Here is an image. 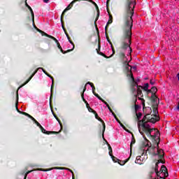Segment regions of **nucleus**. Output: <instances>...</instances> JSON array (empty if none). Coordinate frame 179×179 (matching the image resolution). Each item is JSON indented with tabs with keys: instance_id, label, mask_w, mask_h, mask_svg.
I'll use <instances>...</instances> for the list:
<instances>
[{
	"instance_id": "46",
	"label": "nucleus",
	"mask_w": 179,
	"mask_h": 179,
	"mask_svg": "<svg viewBox=\"0 0 179 179\" xmlns=\"http://www.w3.org/2000/svg\"><path fill=\"white\" fill-rule=\"evenodd\" d=\"M108 2H110V0H107V2H106L107 5H108Z\"/></svg>"
},
{
	"instance_id": "48",
	"label": "nucleus",
	"mask_w": 179,
	"mask_h": 179,
	"mask_svg": "<svg viewBox=\"0 0 179 179\" xmlns=\"http://www.w3.org/2000/svg\"><path fill=\"white\" fill-rule=\"evenodd\" d=\"M51 97H52V96H50V103H51Z\"/></svg>"
},
{
	"instance_id": "8",
	"label": "nucleus",
	"mask_w": 179,
	"mask_h": 179,
	"mask_svg": "<svg viewBox=\"0 0 179 179\" xmlns=\"http://www.w3.org/2000/svg\"><path fill=\"white\" fill-rule=\"evenodd\" d=\"M151 99L152 100V106L154 107H157L159 106V98L155 94L151 95Z\"/></svg>"
},
{
	"instance_id": "26",
	"label": "nucleus",
	"mask_w": 179,
	"mask_h": 179,
	"mask_svg": "<svg viewBox=\"0 0 179 179\" xmlns=\"http://www.w3.org/2000/svg\"><path fill=\"white\" fill-rule=\"evenodd\" d=\"M33 25H34V29H36V30L38 31H39L40 33H42V36H44V31L40 30L38 28H37V27H36V25L34 24V20H33Z\"/></svg>"
},
{
	"instance_id": "31",
	"label": "nucleus",
	"mask_w": 179,
	"mask_h": 179,
	"mask_svg": "<svg viewBox=\"0 0 179 179\" xmlns=\"http://www.w3.org/2000/svg\"><path fill=\"white\" fill-rule=\"evenodd\" d=\"M144 90L145 92H149V83H145L144 85Z\"/></svg>"
},
{
	"instance_id": "13",
	"label": "nucleus",
	"mask_w": 179,
	"mask_h": 179,
	"mask_svg": "<svg viewBox=\"0 0 179 179\" xmlns=\"http://www.w3.org/2000/svg\"><path fill=\"white\" fill-rule=\"evenodd\" d=\"M95 96L97 97V99H99V100H100L101 101H102L103 103H104L108 108L109 111H110V113H113V110H111V108H110V106L108 105V103H107V102H106V101H104L103 99H102L100 96H99V94H95Z\"/></svg>"
},
{
	"instance_id": "1",
	"label": "nucleus",
	"mask_w": 179,
	"mask_h": 179,
	"mask_svg": "<svg viewBox=\"0 0 179 179\" xmlns=\"http://www.w3.org/2000/svg\"><path fill=\"white\" fill-rule=\"evenodd\" d=\"M132 16H134V10H126V29L123 35L122 40V48L120 52V58L123 61L124 68L127 71V76L130 78L131 84V90L133 94H134V100L136 103L137 99L139 96H142V91L139 89L138 86V82H140L139 78L135 80L134 76L132 75V67L129 66V59L131 58V52H132V49L131 48V40L132 38Z\"/></svg>"
},
{
	"instance_id": "10",
	"label": "nucleus",
	"mask_w": 179,
	"mask_h": 179,
	"mask_svg": "<svg viewBox=\"0 0 179 179\" xmlns=\"http://www.w3.org/2000/svg\"><path fill=\"white\" fill-rule=\"evenodd\" d=\"M108 146V150H109V156H110L113 162H117L115 161V157H114V155H113V148H111V145H110V144H108V142H107L106 140H105Z\"/></svg>"
},
{
	"instance_id": "50",
	"label": "nucleus",
	"mask_w": 179,
	"mask_h": 179,
	"mask_svg": "<svg viewBox=\"0 0 179 179\" xmlns=\"http://www.w3.org/2000/svg\"><path fill=\"white\" fill-rule=\"evenodd\" d=\"M98 47H99V48H100V43H99Z\"/></svg>"
},
{
	"instance_id": "22",
	"label": "nucleus",
	"mask_w": 179,
	"mask_h": 179,
	"mask_svg": "<svg viewBox=\"0 0 179 179\" xmlns=\"http://www.w3.org/2000/svg\"><path fill=\"white\" fill-rule=\"evenodd\" d=\"M34 75H36L34 73L29 78V79L25 82V83H24L22 85V86H24L25 85H27V83H29L30 82V80H31V79L33 78V76H34Z\"/></svg>"
},
{
	"instance_id": "51",
	"label": "nucleus",
	"mask_w": 179,
	"mask_h": 179,
	"mask_svg": "<svg viewBox=\"0 0 179 179\" xmlns=\"http://www.w3.org/2000/svg\"><path fill=\"white\" fill-rule=\"evenodd\" d=\"M20 87H23V85H21L20 87H19V89H20Z\"/></svg>"
},
{
	"instance_id": "27",
	"label": "nucleus",
	"mask_w": 179,
	"mask_h": 179,
	"mask_svg": "<svg viewBox=\"0 0 179 179\" xmlns=\"http://www.w3.org/2000/svg\"><path fill=\"white\" fill-rule=\"evenodd\" d=\"M57 44V47L60 50L61 52H62V54H66V52L64 51V50H62V47H61V45L59 44V43H58Z\"/></svg>"
},
{
	"instance_id": "43",
	"label": "nucleus",
	"mask_w": 179,
	"mask_h": 179,
	"mask_svg": "<svg viewBox=\"0 0 179 179\" xmlns=\"http://www.w3.org/2000/svg\"><path fill=\"white\" fill-rule=\"evenodd\" d=\"M129 66L130 68H131V69H136V66H133V67H132V66H129Z\"/></svg>"
},
{
	"instance_id": "47",
	"label": "nucleus",
	"mask_w": 179,
	"mask_h": 179,
	"mask_svg": "<svg viewBox=\"0 0 179 179\" xmlns=\"http://www.w3.org/2000/svg\"><path fill=\"white\" fill-rule=\"evenodd\" d=\"M52 86H53V85H52V86H51V92H52Z\"/></svg>"
},
{
	"instance_id": "7",
	"label": "nucleus",
	"mask_w": 179,
	"mask_h": 179,
	"mask_svg": "<svg viewBox=\"0 0 179 179\" xmlns=\"http://www.w3.org/2000/svg\"><path fill=\"white\" fill-rule=\"evenodd\" d=\"M39 170H40V171H51V170H67V171H70V173H72V174H73V172L72 171V170H71L69 168L55 167V168H50L48 169H41Z\"/></svg>"
},
{
	"instance_id": "34",
	"label": "nucleus",
	"mask_w": 179,
	"mask_h": 179,
	"mask_svg": "<svg viewBox=\"0 0 179 179\" xmlns=\"http://www.w3.org/2000/svg\"><path fill=\"white\" fill-rule=\"evenodd\" d=\"M139 108H141V106L139 105H135V110L136 111H138V110H139Z\"/></svg>"
},
{
	"instance_id": "2",
	"label": "nucleus",
	"mask_w": 179,
	"mask_h": 179,
	"mask_svg": "<svg viewBox=\"0 0 179 179\" xmlns=\"http://www.w3.org/2000/svg\"><path fill=\"white\" fill-rule=\"evenodd\" d=\"M153 156L158 159L157 162L155 164V172H152L150 175V179H163L167 178L169 177V172L167 171V168L164 165L161 166V169L159 171V164L160 163L163 164V157L164 156V152L163 150L154 152Z\"/></svg>"
},
{
	"instance_id": "11",
	"label": "nucleus",
	"mask_w": 179,
	"mask_h": 179,
	"mask_svg": "<svg viewBox=\"0 0 179 179\" xmlns=\"http://www.w3.org/2000/svg\"><path fill=\"white\" fill-rule=\"evenodd\" d=\"M67 38L70 43V46H69V48H71L68 50L67 51H66V52H71V51H73V50L75 48V45L73 44V42H72V41H71V39L69 38V35L66 34Z\"/></svg>"
},
{
	"instance_id": "3",
	"label": "nucleus",
	"mask_w": 179,
	"mask_h": 179,
	"mask_svg": "<svg viewBox=\"0 0 179 179\" xmlns=\"http://www.w3.org/2000/svg\"><path fill=\"white\" fill-rule=\"evenodd\" d=\"M141 131L145 132L148 136H151L155 139V144L154 146L148 147V150H150L152 155H155V152H160V150H163L162 149H159V142H160V132L157 129H153L150 127V124L148 123H143L141 125ZM142 132L141 134H142Z\"/></svg>"
},
{
	"instance_id": "32",
	"label": "nucleus",
	"mask_w": 179,
	"mask_h": 179,
	"mask_svg": "<svg viewBox=\"0 0 179 179\" xmlns=\"http://www.w3.org/2000/svg\"><path fill=\"white\" fill-rule=\"evenodd\" d=\"M134 143H135V138H134V136H132L131 142V144H130L131 150L132 149V145H133Z\"/></svg>"
},
{
	"instance_id": "28",
	"label": "nucleus",
	"mask_w": 179,
	"mask_h": 179,
	"mask_svg": "<svg viewBox=\"0 0 179 179\" xmlns=\"http://www.w3.org/2000/svg\"><path fill=\"white\" fill-rule=\"evenodd\" d=\"M111 23H113V15H109V20L107 22V26H108V24H111Z\"/></svg>"
},
{
	"instance_id": "39",
	"label": "nucleus",
	"mask_w": 179,
	"mask_h": 179,
	"mask_svg": "<svg viewBox=\"0 0 179 179\" xmlns=\"http://www.w3.org/2000/svg\"><path fill=\"white\" fill-rule=\"evenodd\" d=\"M107 27H108V25H107V24H106V26L105 27L106 34H107Z\"/></svg>"
},
{
	"instance_id": "33",
	"label": "nucleus",
	"mask_w": 179,
	"mask_h": 179,
	"mask_svg": "<svg viewBox=\"0 0 179 179\" xmlns=\"http://www.w3.org/2000/svg\"><path fill=\"white\" fill-rule=\"evenodd\" d=\"M29 10L32 16V20H34V13L33 12V9L31 8V7L29 8Z\"/></svg>"
},
{
	"instance_id": "23",
	"label": "nucleus",
	"mask_w": 179,
	"mask_h": 179,
	"mask_svg": "<svg viewBox=\"0 0 179 179\" xmlns=\"http://www.w3.org/2000/svg\"><path fill=\"white\" fill-rule=\"evenodd\" d=\"M34 75H36L34 73L29 78V79L25 82V83H24L22 85V86H24L25 85H27V83H29L30 82V80H31V79L33 78V76H34Z\"/></svg>"
},
{
	"instance_id": "20",
	"label": "nucleus",
	"mask_w": 179,
	"mask_h": 179,
	"mask_svg": "<svg viewBox=\"0 0 179 179\" xmlns=\"http://www.w3.org/2000/svg\"><path fill=\"white\" fill-rule=\"evenodd\" d=\"M141 156H137L135 163H136L137 164H142V159H141Z\"/></svg>"
},
{
	"instance_id": "24",
	"label": "nucleus",
	"mask_w": 179,
	"mask_h": 179,
	"mask_svg": "<svg viewBox=\"0 0 179 179\" xmlns=\"http://www.w3.org/2000/svg\"><path fill=\"white\" fill-rule=\"evenodd\" d=\"M147 114L145 115L147 117H149L150 113H152V108L150 107H148L146 108Z\"/></svg>"
},
{
	"instance_id": "9",
	"label": "nucleus",
	"mask_w": 179,
	"mask_h": 179,
	"mask_svg": "<svg viewBox=\"0 0 179 179\" xmlns=\"http://www.w3.org/2000/svg\"><path fill=\"white\" fill-rule=\"evenodd\" d=\"M39 69H41L43 71V72L44 73L46 74L47 76H48V78H50L52 80V85H54V78H52V76H51V75L48 74V73H47V71H45V70H44V69L41 68V67H39L34 72V73L36 75V73H37V72L39 71Z\"/></svg>"
},
{
	"instance_id": "12",
	"label": "nucleus",
	"mask_w": 179,
	"mask_h": 179,
	"mask_svg": "<svg viewBox=\"0 0 179 179\" xmlns=\"http://www.w3.org/2000/svg\"><path fill=\"white\" fill-rule=\"evenodd\" d=\"M39 128L43 134H47L48 135H50V134H59V132H61V130H59V131H48L47 130H45V129L43 127V126H41Z\"/></svg>"
},
{
	"instance_id": "37",
	"label": "nucleus",
	"mask_w": 179,
	"mask_h": 179,
	"mask_svg": "<svg viewBox=\"0 0 179 179\" xmlns=\"http://www.w3.org/2000/svg\"><path fill=\"white\" fill-rule=\"evenodd\" d=\"M98 54H99L100 55H102L103 57H106V55H104V54H103V52H99V51H97Z\"/></svg>"
},
{
	"instance_id": "16",
	"label": "nucleus",
	"mask_w": 179,
	"mask_h": 179,
	"mask_svg": "<svg viewBox=\"0 0 179 179\" xmlns=\"http://www.w3.org/2000/svg\"><path fill=\"white\" fill-rule=\"evenodd\" d=\"M43 34H44V36H45L46 37H48L49 38H52V40H54V41H55V43H56L57 44H58V43H59V42H58V40H57V39L55 38V37H54V36H51V35H49V34H48L45 33V32H43Z\"/></svg>"
},
{
	"instance_id": "21",
	"label": "nucleus",
	"mask_w": 179,
	"mask_h": 179,
	"mask_svg": "<svg viewBox=\"0 0 179 179\" xmlns=\"http://www.w3.org/2000/svg\"><path fill=\"white\" fill-rule=\"evenodd\" d=\"M102 124H103L102 136H103V141H106V138H104V132L106 131V123L103 122Z\"/></svg>"
},
{
	"instance_id": "54",
	"label": "nucleus",
	"mask_w": 179,
	"mask_h": 179,
	"mask_svg": "<svg viewBox=\"0 0 179 179\" xmlns=\"http://www.w3.org/2000/svg\"><path fill=\"white\" fill-rule=\"evenodd\" d=\"M147 145H148V146H149V143H148V144H147Z\"/></svg>"
},
{
	"instance_id": "41",
	"label": "nucleus",
	"mask_w": 179,
	"mask_h": 179,
	"mask_svg": "<svg viewBox=\"0 0 179 179\" xmlns=\"http://www.w3.org/2000/svg\"><path fill=\"white\" fill-rule=\"evenodd\" d=\"M107 40H108V43L111 45V47H113V44L111 43V41H110V39L108 38H107Z\"/></svg>"
},
{
	"instance_id": "53",
	"label": "nucleus",
	"mask_w": 179,
	"mask_h": 179,
	"mask_svg": "<svg viewBox=\"0 0 179 179\" xmlns=\"http://www.w3.org/2000/svg\"><path fill=\"white\" fill-rule=\"evenodd\" d=\"M17 111H18V113H22V112H20V110H17Z\"/></svg>"
},
{
	"instance_id": "19",
	"label": "nucleus",
	"mask_w": 179,
	"mask_h": 179,
	"mask_svg": "<svg viewBox=\"0 0 179 179\" xmlns=\"http://www.w3.org/2000/svg\"><path fill=\"white\" fill-rule=\"evenodd\" d=\"M52 114H53L55 118H56L57 121H58V122H59V125H60V127H61L60 131H62V123L61 122V120H59V119L58 118V117H57V115H55V114H54V112H52Z\"/></svg>"
},
{
	"instance_id": "29",
	"label": "nucleus",
	"mask_w": 179,
	"mask_h": 179,
	"mask_svg": "<svg viewBox=\"0 0 179 179\" xmlns=\"http://www.w3.org/2000/svg\"><path fill=\"white\" fill-rule=\"evenodd\" d=\"M31 172V171H29V172H27V173L26 172H22V175L24 176V179L27 178V175L30 174Z\"/></svg>"
},
{
	"instance_id": "4",
	"label": "nucleus",
	"mask_w": 179,
	"mask_h": 179,
	"mask_svg": "<svg viewBox=\"0 0 179 179\" xmlns=\"http://www.w3.org/2000/svg\"><path fill=\"white\" fill-rule=\"evenodd\" d=\"M136 116H137V120H138V131L140 132V134H142V125H143V124L146 123L148 124L150 122V117H148L147 115H145L143 118V120H141V118H142V113H136Z\"/></svg>"
},
{
	"instance_id": "44",
	"label": "nucleus",
	"mask_w": 179,
	"mask_h": 179,
	"mask_svg": "<svg viewBox=\"0 0 179 179\" xmlns=\"http://www.w3.org/2000/svg\"><path fill=\"white\" fill-rule=\"evenodd\" d=\"M176 110H179V103H178V106H177V107H176Z\"/></svg>"
},
{
	"instance_id": "38",
	"label": "nucleus",
	"mask_w": 179,
	"mask_h": 179,
	"mask_svg": "<svg viewBox=\"0 0 179 179\" xmlns=\"http://www.w3.org/2000/svg\"><path fill=\"white\" fill-rule=\"evenodd\" d=\"M17 101H19V94H18V91H17Z\"/></svg>"
},
{
	"instance_id": "30",
	"label": "nucleus",
	"mask_w": 179,
	"mask_h": 179,
	"mask_svg": "<svg viewBox=\"0 0 179 179\" xmlns=\"http://www.w3.org/2000/svg\"><path fill=\"white\" fill-rule=\"evenodd\" d=\"M24 115H27V117H29V118H30L31 120H32V121H36V119H34V117H33V116L29 115V113H24Z\"/></svg>"
},
{
	"instance_id": "55",
	"label": "nucleus",
	"mask_w": 179,
	"mask_h": 179,
	"mask_svg": "<svg viewBox=\"0 0 179 179\" xmlns=\"http://www.w3.org/2000/svg\"><path fill=\"white\" fill-rule=\"evenodd\" d=\"M16 108H17V106H16Z\"/></svg>"
},
{
	"instance_id": "17",
	"label": "nucleus",
	"mask_w": 179,
	"mask_h": 179,
	"mask_svg": "<svg viewBox=\"0 0 179 179\" xmlns=\"http://www.w3.org/2000/svg\"><path fill=\"white\" fill-rule=\"evenodd\" d=\"M87 85H91V87L92 89V93H93V94H94V96H96V94H98L96 92H94V90H96V88L94 87V85L92 83L87 82V84L85 85V86Z\"/></svg>"
},
{
	"instance_id": "36",
	"label": "nucleus",
	"mask_w": 179,
	"mask_h": 179,
	"mask_svg": "<svg viewBox=\"0 0 179 179\" xmlns=\"http://www.w3.org/2000/svg\"><path fill=\"white\" fill-rule=\"evenodd\" d=\"M36 125H37V127H38L39 128L41 127V124H40V123H38V122H36V123H35Z\"/></svg>"
},
{
	"instance_id": "52",
	"label": "nucleus",
	"mask_w": 179,
	"mask_h": 179,
	"mask_svg": "<svg viewBox=\"0 0 179 179\" xmlns=\"http://www.w3.org/2000/svg\"><path fill=\"white\" fill-rule=\"evenodd\" d=\"M34 122L36 124V122H37V120H35Z\"/></svg>"
},
{
	"instance_id": "14",
	"label": "nucleus",
	"mask_w": 179,
	"mask_h": 179,
	"mask_svg": "<svg viewBox=\"0 0 179 179\" xmlns=\"http://www.w3.org/2000/svg\"><path fill=\"white\" fill-rule=\"evenodd\" d=\"M115 163H117H117L119 164H120V166H124V164H125V163H127V162L129 160V157L124 161H121V160L118 159V158L115 157Z\"/></svg>"
},
{
	"instance_id": "15",
	"label": "nucleus",
	"mask_w": 179,
	"mask_h": 179,
	"mask_svg": "<svg viewBox=\"0 0 179 179\" xmlns=\"http://www.w3.org/2000/svg\"><path fill=\"white\" fill-rule=\"evenodd\" d=\"M113 115L114 117L115 118L117 122H118L119 124H120V127H122V128H123V129H124V131H128V130H127V127H125V126H124V124H122V123H121V122L120 121V120H118V118H117V116L115 115V114H114V113H113Z\"/></svg>"
},
{
	"instance_id": "42",
	"label": "nucleus",
	"mask_w": 179,
	"mask_h": 179,
	"mask_svg": "<svg viewBox=\"0 0 179 179\" xmlns=\"http://www.w3.org/2000/svg\"><path fill=\"white\" fill-rule=\"evenodd\" d=\"M110 51H113V54L110 56V57H113V56L114 55V54H115V52H114L113 50H111Z\"/></svg>"
},
{
	"instance_id": "40",
	"label": "nucleus",
	"mask_w": 179,
	"mask_h": 179,
	"mask_svg": "<svg viewBox=\"0 0 179 179\" xmlns=\"http://www.w3.org/2000/svg\"><path fill=\"white\" fill-rule=\"evenodd\" d=\"M43 2L45 3H48V2H50V0H43Z\"/></svg>"
},
{
	"instance_id": "25",
	"label": "nucleus",
	"mask_w": 179,
	"mask_h": 179,
	"mask_svg": "<svg viewBox=\"0 0 179 179\" xmlns=\"http://www.w3.org/2000/svg\"><path fill=\"white\" fill-rule=\"evenodd\" d=\"M33 25H34V29H36V30L38 31H39L40 33H42V36H44V31L40 30L38 28H37V27H36V25L34 24V20H33Z\"/></svg>"
},
{
	"instance_id": "18",
	"label": "nucleus",
	"mask_w": 179,
	"mask_h": 179,
	"mask_svg": "<svg viewBox=\"0 0 179 179\" xmlns=\"http://www.w3.org/2000/svg\"><path fill=\"white\" fill-rule=\"evenodd\" d=\"M156 92H157V88H156V87H152L151 90H148V93H151L152 94H156Z\"/></svg>"
},
{
	"instance_id": "6",
	"label": "nucleus",
	"mask_w": 179,
	"mask_h": 179,
	"mask_svg": "<svg viewBox=\"0 0 179 179\" xmlns=\"http://www.w3.org/2000/svg\"><path fill=\"white\" fill-rule=\"evenodd\" d=\"M153 113L155 114V115H154L155 117H151L150 119V122H151L152 124H155L157 122V121H159V118L157 117V106H155L154 109H153Z\"/></svg>"
},
{
	"instance_id": "5",
	"label": "nucleus",
	"mask_w": 179,
	"mask_h": 179,
	"mask_svg": "<svg viewBox=\"0 0 179 179\" xmlns=\"http://www.w3.org/2000/svg\"><path fill=\"white\" fill-rule=\"evenodd\" d=\"M85 92H86V86H85L83 92L81 94V97H82L84 103H85V104L87 106V108L88 109V111L90 113H93V114L95 115V118H96V120H98L99 121H101V122H104V121H103V120L99 117L96 110H93V108H90V106H89V103H87V101H86V99H85Z\"/></svg>"
},
{
	"instance_id": "35",
	"label": "nucleus",
	"mask_w": 179,
	"mask_h": 179,
	"mask_svg": "<svg viewBox=\"0 0 179 179\" xmlns=\"http://www.w3.org/2000/svg\"><path fill=\"white\" fill-rule=\"evenodd\" d=\"M150 85H152V86H153L155 83V80H150Z\"/></svg>"
},
{
	"instance_id": "49",
	"label": "nucleus",
	"mask_w": 179,
	"mask_h": 179,
	"mask_svg": "<svg viewBox=\"0 0 179 179\" xmlns=\"http://www.w3.org/2000/svg\"><path fill=\"white\" fill-rule=\"evenodd\" d=\"M27 8H28V9H30L31 7H30V6H29Z\"/></svg>"
},
{
	"instance_id": "45",
	"label": "nucleus",
	"mask_w": 179,
	"mask_h": 179,
	"mask_svg": "<svg viewBox=\"0 0 179 179\" xmlns=\"http://www.w3.org/2000/svg\"><path fill=\"white\" fill-rule=\"evenodd\" d=\"M26 7L28 8L29 4H27V2L25 3Z\"/></svg>"
}]
</instances>
